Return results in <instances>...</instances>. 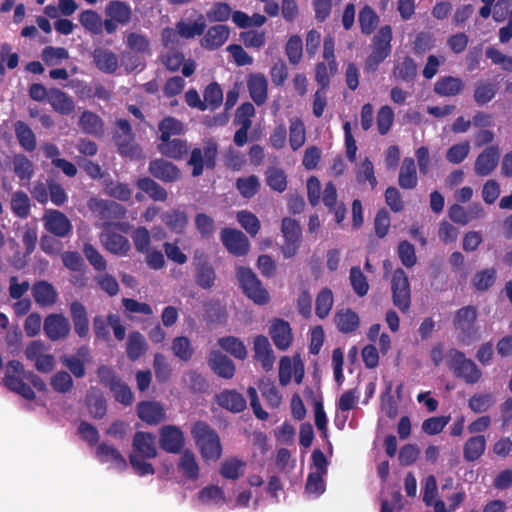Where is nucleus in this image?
Listing matches in <instances>:
<instances>
[{
  "label": "nucleus",
  "mask_w": 512,
  "mask_h": 512,
  "mask_svg": "<svg viewBox=\"0 0 512 512\" xmlns=\"http://www.w3.org/2000/svg\"><path fill=\"white\" fill-rule=\"evenodd\" d=\"M203 97V103L207 105V108L215 110L223 102V91L218 83L212 82L204 89Z\"/></svg>",
  "instance_id": "61"
},
{
  "label": "nucleus",
  "mask_w": 512,
  "mask_h": 512,
  "mask_svg": "<svg viewBox=\"0 0 512 512\" xmlns=\"http://www.w3.org/2000/svg\"><path fill=\"white\" fill-rule=\"evenodd\" d=\"M90 208L93 212L97 213L100 219L105 221L120 219L124 217L126 213L125 208L121 204L103 199H95L94 202L90 204Z\"/></svg>",
  "instance_id": "27"
},
{
  "label": "nucleus",
  "mask_w": 512,
  "mask_h": 512,
  "mask_svg": "<svg viewBox=\"0 0 512 512\" xmlns=\"http://www.w3.org/2000/svg\"><path fill=\"white\" fill-rule=\"evenodd\" d=\"M104 24L107 34H114L119 27L127 26L133 16L131 5L122 0H110L104 8Z\"/></svg>",
  "instance_id": "6"
},
{
  "label": "nucleus",
  "mask_w": 512,
  "mask_h": 512,
  "mask_svg": "<svg viewBox=\"0 0 512 512\" xmlns=\"http://www.w3.org/2000/svg\"><path fill=\"white\" fill-rule=\"evenodd\" d=\"M350 284L354 293L359 297H364L369 291L367 277L363 274L359 266H353L349 274Z\"/></svg>",
  "instance_id": "60"
},
{
  "label": "nucleus",
  "mask_w": 512,
  "mask_h": 512,
  "mask_svg": "<svg viewBox=\"0 0 512 512\" xmlns=\"http://www.w3.org/2000/svg\"><path fill=\"white\" fill-rule=\"evenodd\" d=\"M496 280V270L488 268L475 273L472 283L477 291H486L493 286Z\"/></svg>",
  "instance_id": "63"
},
{
  "label": "nucleus",
  "mask_w": 512,
  "mask_h": 512,
  "mask_svg": "<svg viewBox=\"0 0 512 512\" xmlns=\"http://www.w3.org/2000/svg\"><path fill=\"white\" fill-rule=\"evenodd\" d=\"M417 169L413 158L406 157L399 171L398 184L402 189L411 190L417 186Z\"/></svg>",
  "instance_id": "36"
},
{
  "label": "nucleus",
  "mask_w": 512,
  "mask_h": 512,
  "mask_svg": "<svg viewBox=\"0 0 512 512\" xmlns=\"http://www.w3.org/2000/svg\"><path fill=\"white\" fill-rule=\"evenodd\" d=\"M245 466L246 462L237 457L227 458L221 463L220 475L225 479L237 480L243 475Z\"/></svg>",
  "instance_id": "48"
},
{
  "label": "nucleus",
  "mask_w": 512,
  "mask_h": 512,
  "mask_svg": "<svg viewBox=\"0 0 512 512\" xmlns=\"http://www.w3.org/2000/svg\"><path fill=\"white\" fill-rule=\"evenodd\" d=\"M229 35L230 28L227 25H213L202 38L201 45L211 51L219 49L227 41Z\"/></svg>",
  "instance_id": "28"
},
{
  "label": "nucleus",
  "mask_w": 512,
  "mask_h": 512,
  "mask_svg": "<svg viewBox=\"0 0 512 512\" xmlns=\"http://www.w3.org/2000/svg\"><path fill=\"white\" fill-rule=\"evenodd\" d=\"M206 24L204 17L200 15L194 22H185L183 20L177 22V33L185 39H191L204 33Z\"/></svg>",
  "instance_id": "46"
},
{
  "label": "nucleus",
  "mask_w": 512,
  "mask_h": 512,
  "mask_svg": "<svg viewBox=\"0 0 512 512\" xmlns=\"http://www.w3.org/2000/svg\"><path fill=\"white\" fill-rule=\"evenodd\" d=\"M334 303L333 292L330 288H322L316 296L315 300V314L318 318H326Z\"/></svg>",
  "instance_id": "49"
},
{
  "label": "nucleus",
  "mask_w": 512,
  "mask_h": 512,
  "mask_svg": "<svg viewBox=\"0 0 512 512\" xmlns=\"http://www.w3.org/2000/svg\"><path fill=\"white\" fill-rule=\"evenodd\" d=\"M48 102L52 108L61 115H69L75 108L73 99L58 88H51L49 90Z\"/></svg>",
  "instance_id": "32"
},
{
  "label": "nucleus",
  "mask_w": 512,
  "mask_h": 512,
  "mask_svg": "<svg viewBox=\"0 0 512 512\" xmlns=\"http://www.w3.org/2000/svg\"><path fill=\"white\" fill-rule=\"evenodd\" d=\"M392 28L390 25L382 26L372 39V51L365 59L364 70L374 73L379 65L391 54Z\"/></svg>",
  "instance_id": "4"
},
{
  "label": "nucleus",
  "mask_w": 512,
  "mask_h": 512,
  "mask_svg": "<svg viewBox=\"0 0 512 512\" xmlns=\"http://www.w3.org/2000/svg\"><path fill=\"white\" fill-rule=\"evenodd\" d=\"M14 131L19 145L27 152L36 149L37 140L32 129L23 121H17L14 124Z\"/></svg>",
  "instance_id": "44"
},
{
  "label": "nucleus",
  "mask_w": 512,
  "mask_h": 512,
  "mask_svg": "<svg viewBox=\"0 0 512 512\" xmlns=\"http://www.w3.org/2000/svg\"><path fill=\"white\" fill-rule=\"evenodd\" d=\"M24 365L18 360L7 363V371L3 378L4 385L11 391L21 395L26 400H34L36 395L33 389L24 382Z\"/></svg>",
  "instance_id": "9"
},
{
  "label": "nucleus",
  "mask_w": 512,
  "mask_h": 512,
  "mask_svg": "<svg viewBox=\"0 0 512 512\" xmlns=\"http://www.w3.org/2000/svg\"><path fill=\"white\" fill-rule=\"evenodd\" d=\"M477 315V308L471 305L464 306L455 312L453 327L461 345L469 346L480 339L479 327L476 324Z\"/></svg>",
  "instance_id": "2"
},
{
  "label": "nucleus",
  "mask_w": 512,
  "mask_h": 512,
  "mask_svg": "<svg viewBox=\"0 0 512 512\" xmlns=\"http://www.w3.org/2000/svg\"><path fill=\"white\" fill-rule=\"evenodd\" d=\"M218 344L223 350L237 359L244 360L247 357L245 345L234 336L222 337L218 340Z\"/></svg>",
  "instance_id": "56"
},
{
  "label": "nucleus",
  "mask_w": 512,
  "mask_h": 512,
  "mask_svg": "<svg viewBox=\"0 0 512 512\" xmlns=\"http://www.w3.org/2000/svg\"><path fill=\"white\" fill-rule=\"evenodd\" d=\"M158 151L167 158L181 160L188 154V144L183 139L169 138L167 141H160Z\"/></svg>",
  "instance_id": "35"
},
{
  "label": "nucleus",
  "mask_w": 512,
  "mask_h": 512,
  "mask_svg": "<svg viewBox=\"0 0 512 512\" xmlns=\"http://www.w3.org/2000/svg\"><path fill=\"white\" fill-rule=\"evenodd\" d=\"M217 403L224 409L234 413L242 412L246 408V400L236 390H224L216 397Z\"/></svg>",
  "instance_id": "37"
},
{
  "label": "nucleus",
  "mask_w": 512,
  "mask_h": 512,
  "mask_svg": "<svg viewBox=\"0 0 512 512\" xmlns=\"http://www.w3.org/2000/svg\"><path fill=\"white\" fill-rule=\"evenodd\" d=\"M116 125L120 131L114 136L115 143L118 147V152L123 156L134 157L137 156L140 148L134 144V134L131 125L126 119H117Z\"/></svg>",
  "instance_id": "12"
},
{
  "label": "nucleus",
  "mask_w": 512,
  "mask_h": 512,
  "mask_svg": "<svg viewBox=\"0 0 512 512\" xmlns=\"http://www.w3.org/2000/svg\"><path fill=\"white\" fill-rule=\"evenodd\" d=\"M497 85L490 81H480L475 85L474 100L478 106L490 102L497 93Z\"/></svg>",
  "instance_id": "57"
},
{
  "label": "nucleus",
  "mask_w": 512,
  "mask_h": 512,
  "mask_svg": "<svg viewBox=\"0 0 512 512\" xmlns=\"http://www.w3.org/2000/svg\"><path fill=\"white\" fill-rule=\"evenodd\" d=\"M160 131V141H167L171 136H177L183 133V124L174 117H165L158 124Z\"/></svg>",
  "instance_id": "58"
},
{
  "label": "nucleus",
  "mask_w": 512,
  "mask_h": 512,
  "mask_svg": "<svg viewBox=\"0 0 512 512\" xmlns=\"http://www.w3.org/2000/svg\"><path fill=\"white\" fill-rule=\"evenodd\" d=\"M85 401L88 411L94 419L104 418L107 413V402L101 393L87 394Z\"/></svg>",
  "instance_id": "54"
},
{
  "label": "nucleus",
  "mask_w": 512,
  "mask_h": 512,
  "mask_svg": "<svg viewBox=\"0 0 512 512\" xmlns=\"http://www.w3.org/2000/svg\"><path fill=\"white\" fill-rule=\"evenodd\" d=\"M269 335L278 350H287L292 341L293 334L290 324L283 319H275L269 328Z\"/></svg>",
  "instance_id": "21"
},
{
  "label": "nucleus",
  "mask_w": 512,
  "mask_h": 512,
  "mask_svg": "<svg viewBox=\"0 0 512 512\" xmlns=\"http://www.w3.org/2000/svg\"><path fill=\"white\" fill-rule=\"evenodd\" d=\"M13 171L20 181H30L34 176V165L24 154H16L13 157Z\"/></svg>",
  "instance_id": "51"
},
{
  "label": "nucleus",
  "mask_w": 512,
  "mask_h": 512,
  "mask_svg": "<svg viewBox=\"0 0 512 512\" xmlns=\"http://www.w3.org/2000/svg\"><path fill=\"white\" fill-rule=\"evenodd\" d=\"M254 357L262 365V368L268 372L273 368L275 356L268 338L264 335H258L254 339Z\"/></svg>",
  "instance_id": "29"
},
{
  "label": "nucleus",
  "mask_w": 512,
  "mask_h": 512,
  "mask_svg": "<svg viewBox=\"0 0 512 512\" xmlns=\"http://www.w3.org/2000/svg\"><path fill=\"white\" fill-rule=\"evenodd\" d=\"M334 322L341 333L348 334L359 328L360 318L351 308H346L336 312Z\"/></svg>",
  "instance_id": "31"
},
{
  "label": "nucleus",
  "mask_w": 512,
  "mask_h": 512,
  "mask_svg": "<svg viewBox=\"0 0 512 512\" xmlns=\"http://www.w3.org/2000/svg\"><path fill=\"white\" fill-rule=\"evenodd\" d=\"M445 359L446 365L453 375L466 384L472 385L481 379L482 371L472 359L465 356L464 352L456 348H450L446 352Z\"/></svg>",
  "instance_id": "3"
},
{
  "label": "nucleus",
  "mask_w": 512,
  "mask_h": 512,
  "mask_svg": "<svg viewBox=\"0 0 512 512\" xmlns=\"http://www.w3.org/2000/svg\"><path fill=\"white\" fill-rule=\"evenodd\" d=\"M112 328L117 341H123L126 336V328L122 324L118 314L109 313L105 318L102 315H96L92 320V328L96 340L108 342L111 339L110 330Z\"/></svg>",
  "instance_id": "8"
},
{
  "label": "nucleus",
  "mask_w": 512,
  "mask_h": 512,
  "mask_svg": "<svg viewBox=\"0 0 512 512\" xmlns=\"http://www.w3.org/2000/svg\"><path fill=\"white\" fill-rule=\"evenodd\" d=\"M79 126L85 133L99 136L103 133L104 124L96 113L84 111L80 116Z\"/></svg>",
  "instance_id": "47"
},
{
  "label": "nucleus",
  "mask_w": 512,
  "mask_h": 512,
  "mask_svg": "<svg viewBox=\"0 0 512 512\" xmlns=\"http://www.w3.org/2000/svg\"><path fill=\"white\" fill-rule=\"evenodd\" d=\"M148 172L164 183H173L180 179V169L170 161L163 158L153 159L149 162Z\"/></svg>",
  "instance_id": "17"
},
{
  "label": "nucleus",
  "mask_w": 512,
  "mask_h": 512,
  "mask_svg": "<svg viewBox=\"0 0 512 512\" xmlns=\"http://www.w3.org/2000/svg\"><path fill=\"white\" fill-rule=\"evenodd\" d=\"M132 448L135 455L143 459H152L157 456L156 437L150 432L137 431L132 440Z\"/></svg>",
  "instance_id": "20"
},
{
  "label": "nucleus",
  "mask_w": 512,
  "mask_h": 512,
  "mask_svg": "<svg viewBox=\"0 0 512 512\" xmlns=\"http://www.w3.org/2000/svg\"><path fill=\"white\" fill-rule=\"evenodd\" d=\"M11 210L13 214L21 219H26L30 214V199L28 195L21 190L13 193L11 197Z\"/></svg>",
  "instance_id": "55"
},
{
  "label": "nucleus",
  "mask_w": 512,
  "mask_h": 512,
  "mask_svg": "<svg viewBox=\"0 0 512 512\" xmlns=\"http://www.w3.org/2000/svg\"><path fill=\"white\" fill-rule=\"evenodd\" d=\"M393 304L402 312L409 310L411 306V290L408 276L402 268H397L391 280Z\"/></svg>",
  "instance_id": "10"
},
{
  "label": "nucleus",
  "mask_w": 512,
  "mask_h": 512,
  "mask_svg": "<svg viewBox=\"0 0 512 512\" xmlns=\"http://www.w3.org/2000/svg\"><path fill=\"white\" fill-rule=\"evenodd\" d=\"M136 187L153 201L165 202L168 198L166 189L150 177L139 178Z\"/></svg>",
  "instance_id": "40"
},
{
  "label": "nucleus",
  "mask_w": 512,
  "mask_h": 512,
  "mask_svg": "<svg viewBox=\"0 0 512 512\" xmlns=\"http://www.w3.org/2000/svg\"><path fill=\"white\" fill-rule=\"evenodd\" d=\"M486 437L484 435L471 436L463 445V458L467 462L477 461L486 450Z\"/></svg>",
  "instance_id": "39"
},
{
  "label": "nucleus",
  "mask_w": 512,
  "mask_h": 512,
  "mask_svg": "<svg viewBox=\"0 0 512 512\" xmlns=\"http://www.w3.org/2000/svg\"><path fill=\"white\" fill-rule=\"evenodd\" d=\"M358 22L362 34L370 35L374 32L379 23V16L369 5H365L359 11Z\"/></svg>",
  "instance_id": "53"
},
{
  "label": "nucleus",
  "mask_w": 512,
  "mask_h": 512,
  "mask_svg": "<svg viewBox=\"0 0 512 512\" xmlns=\"http://www.w3.org/2000/svg\"><path fill=\"white\" fill-rule=\"evenodd\" d=\"M211 370L223 379H232L236 372L234 362L220 351H212L208 358Z\"/></svg>",
  "instance_id": "24"
},
{
  "label": "nucleus",
  "mask_w": 512,
  "mask_h": 512,
  "mask_svg": "<svg viewBox=\"0 0 512 512\" xmlns=\"http://www.w3.org/2000/svg\"><path fill=\"white\" fill-rule=\"evenodd\" d=\"M161 218L168 229L176 234H182L188 224L186 212L179 209L169 210Z\"/></svg>",
  "instance_id": "43"
},
{
  "label": "nucleus",
  "mask_w": 512,
  "mask_h": 512,
  "mask_svg": "<svg viewBox=\"0 0 512 512\" xmlns=\"http://www.w3.org/2000/svg\"><path fill=\"white\" fill-rule=\"evenodd\" d=\"M236 277L243 293L255 304L265 305L270 296L257 275L251 268L240 266L236 269Z\"/></svg>",
  "instance_id": "5"
},
{
  "label": "nucleus",
  "mask_w": 512,
  "mask_h": 512,
  "mask_svg": "<svg viewBox=\"0 0 512 512\" xmlns=\"http://www.w3.org/2000/svg\"><path fill=\"white\" fill-rule=\"evenodd\" d=\"M159 444L167 453L177 454L185 445V437L182 430L175 425H164L159 431Z\"/></svg>",
  "instance_id": "14"
},
{
  "label": "nucleus",
  "mask_w": 512,
  "mask_h": 512,
  "mask_svg": "<svg viewBox=\"0 0 512 512\" xmlns=\"http://www.w3.org/2000/svg\"><path fill=\"white\" fill-rule=\"evenodd\" d=\"M100 239L104 248L113 255L127 256L131 250L129 239L115 231H105Z\"/></svg>",
  "instance_id": "23"
},
{
  "label": "nucleus",
  "mask_w": 512,
  "mask_h": 512,
  "mask_svg": "<svg viewBox=\"0 0 512 512\" xmlns=\"http://www.w3.org/2000/svg\"><path fill=\"white\" fill-rule=\"evenodd\" d=\"M70 315L75 333L80 338L87 337L89 334V320L85 306L79 301H73L70 304Z\"/></svg>",
  "instance_id": "30"
},
{
  "label": "nucleus",
  "mask_w": 512,
  "mask_h": 512,
  "mask_svg": "<svg viewBox=\"0 0 512 512\" xmlns=\"http://www.w3.org/2000/svg\"><path fill=\"white\" fill-rule=\"evenodd\" d=\"M216 280V272L206 255L202 256L195 263L194 281L202 289H211Z\"/></svg>",
  "instance_id": "22"
},
{
  "label": "nucleus",
  "mask_w": 512,
  "mask_h": 512,
  "mask_svg": "<svg viewBox=\"0 0 512 512\" xmlns=\"http://www.w3.org/2000/svg\"><path fill=\"white\" fill-rule=\"evenodd\" d=\"M464 89V82L459 77L443 76L434 84V92L443 97L458 95Z\"/></svg>",
  "instance_id": "34"
},
{
  "label": "nucleus",
  "mask_w": 512,
  "mask_h": 512,
  "mask_svg": "<svg viewBox=\"0 0 512 512\" xmlns=\"http://www.w3.org/2000/svg\"><path fill=\"white\" fill-rule=\"evenodd\" d=\"M32 295L40 307H51L58 300V292L51 283L45 280L36 281L33 284Z\"/></svg>",
  "instance_id": "25"
},
{
  "label": "nucleus",
  "mask_w": 512,
  "mask_h": 512,
  "mask_svg": "<svg viewBox=\"0 0 512 512\" xmlns=\"http://www.w3.org/2000/svg\"><path fill=\"white\" fill-rule=\"evenodd\" d=\"M178 469L189 480H197L199 477V465L195 454L191 450H185L178 462Z\"/></svg>",
  "instance_id": "45"
},
{
  "label": "nucleus",
  "mask_w": 512,
  "mask_h": 512,
  "mask_svg": "<svg viewBox=\"0 0 512 512\" xmlns=\"http://www.w3.org/2000/svg\"><path fill=\"white\" fill-rule=\"evenodd\" d=\"M221 241L227 251L234 256H244L248 253L250 243L246 235L234 228L221 230Z\"/></svg>",
  "instance_id": "13"
},
{
  "label": "nucleus",
  "mask_w": 512,
  "mask_h": 512,
  "mask_svg": "<svg viewBox=\"0 0 512 512\" xmlns=\"http://www.w3.org/2000/svg\"><path fill=\"white\" fill-rule=\"evenodd\" d=\"M393 74L405 82H413L417 75V65L413 58L405 56L401 62L395 64Z\"/></svg>",
  "instance_id": "50"
},
{
  "label": "nucleus",
  "mask_w": 512,
  "mask_h": 512,
  "mask_svg": "<svg viewBox=\"0 0 512 512\" xmlns=\"http://www.w3.org/2000/svg\"><path fill=\"white\" fill-rule=\"evenodd\" d=\"M171 349L174 355L184 362L191 360L194 348L186 336H179L173 339Z\"/></svg>",
  "instance_id": "59"
},
{
  "label": "nucleus",
  "mask_w": 512,
  "mask_h": 512,
  "mask_svg": "<svg viewBox=\"0 0 512 512\" xmlns=\"http://www.w3.org/2000/svg\"><path fill=\"white\" fill-rule=\"evenodd\" d=\"M500 151L498 146L492 145L485 148L476 158L474 172L477 176L485 177L490 175L498 165Z\"/></svg>",
  "instance_id": "18"
},
{
  "label": "nucleus",
  "mask_w": 512,
  "mask_h": 512,
  "mask_svg": "<svg viewBox=\"0 0 512 512\" xmlns=\"http://www.w3.org/2000/svg\"><path fill=\"white\" fill-rule=\"evenodd\" d=\"M95 454L101 463H111L119 471H124L127 468L126 459L121 452L106 442L98 444Z\"/></svg>",
  "instance_id": "26"
},
{
  "label": "nucleus",
  "mask_w": 512,
  "mask_h": 512,
  "mask_svg": "<svg viewBox=\"0 0 512 512\" xmlns=\"http://www.w3.org/2000/svg\"><path fill=\"white\" fill-rule=\"evenodd\" d=\"M92 57L95 66L104 73L113 74L118 68L116 54L108 49L95 48Z\"/></svg>",
  "instance_id": "33"
},
{
  "label": "nucleus",
  "mask_w": 512,
  "mask_h": 512,
  "mask_svg": "<svg viewBox=\"0 0 512 512\" xmlns=\"http://www.w3.org/2000/svg\"><path fill=\"white\" fill-rule=\"evenodd\" d=\"M131 238L137 252L144 254L150 250L151 235L146 227L139 226L135 228L131 233Z\"/></svg>",
  "instance_id": "64"
},
{
  "label": "nucleus",
  "mask_w": 512,
  "mask_h": 512,
  "mask_svg": "<svg viewBox=\"0 0 512 512\" xmlns=\"http://www.w3.org/2000/svg\"><path fill=\"white\" fill-rule=\"evenodd\" d=\"M145 337L139 331H132L128 335L126 354L129 360L136 361L147 351Z\"/></svg>",
  "instance_id": "42"
},
{
  "label": "nucleus",
  "mask_w": 512,
  "mask_h": 512,
  "mask_svg": "<svg viewBox=\"0 0 512 512\" xmlns=\"http://www.w3.org/2000/svg\"><path fill=\"white\" fill-rule=\"evenodd\" d=\"M43 330L51 341H59L68 337L71 325L63 314L53 313L45 318Z\"/></svg>",
  "instance_id": "16"
},
{
  "label": "nucleus",
  "mask_w": 512,
  "mask_h": 512,
  "mask_svg": "<svg viewBox=\"0 0 512 512\" xmlns=\"http://www.w3.org/2000/svg\"><path fill=\"white\" fill-rule=\"evenodd\" d=\"M45 229L60 238L67 237L72 232V224L68 217L59 210H48L43 218Z\"/></svg>",
  "instance_id": "15"
},
{
  "label": "nucleus",
  "mask_w": 512,
  "mask_h": 512,
  "mask_svg": "<svg viewBox=\"0 0 512 512\" xmlns=\"http://www.w3.org/2000/svg\"><path fill=\"white\" fill-rule=\"evenodd\" d=\"M281 232L284 237V244L281 251L285 258L293 257L301 243L302 229L299 222L290 217H284L281 223Z\"/></svg>",
  "instance_id": "11"
},
{
  "label": "nucleus",
  "mask_w": 512,
  "mask_h": 512,
  "mask_svg": "<svg viewBox=\"0 0 512 512\" xmlns=\"http://www.w3.org/2000/svg\"><path fill=\"white\" fill-rule=\"evenodd\" d=\"M250 97L258 106L263 105L267 100V79L262 74L251 75L247 81Z\"/></svg>",
  "instance_id": "38"
},
{
  "label": "nucleus",
  "mask_w": 512,
  "mask_h": 512,
  "mask_svg": "<svg viewBox=\"0 0 512 512\" xmlns=\"http://www.w3.org/2000/svg\"><path fill=\"white\" fill-rule=\"evenodd\" d=\"M136 413L148 425H157L166 418L164 407L157 401H140L136 406Z\"/></svg>",
  "instance_id": "19"
},
{
  "label": "nucleus",
  "mask_w": 512,
  "mask_h": 512,
  "mask_svg": "<svg viewBox=\"0 0 512 512\" xmlns=\"http://www.w3.org/2000/svg\"><path fill=\"white\" fill-rule=\"evenodd\" d=\"M78 20L83 28L93 35H100L105 30L104 19L95 10H83L79 14Z\"/></svg>",
  "instance_id": "41"
},
{
  "label": "nucleus",
  "mask_w": 512,
  "mask_h": 512,
  "mask_svg": "<svg viewBox=\"0 0 512 512\" xmlns=\"http://www.w3.org/2000/svg\"><path fill=\"white\" fill-rule=\"evenodd\" d=\"M217 155L218 145L213 139L205 141L202 148H193L188 160V165L192 166V176L202 175L204 167L214 169Z\"/></svg>",
  "instance_id": "7"
},
{
  "label": "nucleus",
  "mask_w": 512,
  "mask_h": 512,
  "mask_svg": "<svg viewBox=\"0 0 512 512\" xmlns=\"http://www.w3.org/2000/svg\"><path fill=\"white\" fill-rule=\"evenodd\" d=\"M306 141V130L303 121L295 117L290 120L289 143L292 150L301 148Z\"/></svg>",
  "instance_id": "52"
},
{
  "label": "nucleus",
  "mask_w": 512,
  "mask_h": 512,
  "mask_svg": "<svg viewBox=\"0 0 512 512\" xmlns=\"http://www.w3.org/2000/svg\"><path fill=\"white\" fill-rule=\"evenodd\" d=\"M495 399L490 393H476L468 400V406L474 413H483L490 409Z\"/></svg>",
  "instance_id": "62"
},
{
  "label": "nucleus",
  "mask_w": 512,
  "mask_h": 512,
  "mask_svg": "<svg viewBox=\"0 0 512 512\" xmlns=\"http://www.w3.org/2000/svg\"><path fill=\"white\" fill-rule=\"evenodd\" d=\"M191 434L204 461H217L221 458L220 437L207 423L197 421L192 427Z\"/></svg>",
  "instance_id": "1"
}]
</instances>
